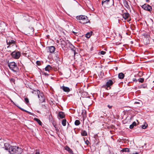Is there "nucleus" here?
Listing matches in <instances>:
<instances>
[{"mask_svg":"<svg viewBox=\"0 0 154 154\" xmlns=\"http://www.w3.org/2000/svg\"><path fill=\"white\" fill-rule=\"evenodd\" d=\"M138 81L139 82L143 83L144 81V79L140 78L138 79Z\"/></svg>","mask_w":154,"mask_h":154,"instance_id":"nucleus-30","label":"nucleus"},{"mask_svg":"<svg viewBox=\"0 0 154 154\" xmlns=\"http://www.w3.org/2000/svg\"><path fill=\"white\" fill-rule=\"evenodd\" d=\"M52 69V67L50 65H48L45 68L46 71L49 72L50 70H51Z\"/></svg>","mask_w":154,"mask_h":154,"instance_id":"nucleus-16","label":"nucleus"},{"mask_svg":"<svg viewBox=\"0 0 154 154\" xmlns=\"http://www.w3.org/2000/svg\"><path fill=\"white\" fill-rule=\"evenodd\" d=\"M84 119H85V117H84V116L83 118V121L84 120Z\"/></svg>","mask_w":154,"mask_h":154,"instance_id":"nucleus-47","label":"nucleus"},{"mask_svg":"<svg viewBox=\"0 0 154 154\" xmlns=\"http://www.w3.org/2000/svg\"><path fill=\"white\" fill-rule=\"evenodd\" d=\"M66 119H63L62 120V124L63 126L66 125Z\"/></svg>","mask_w":154,"mask_h":154,"instance_id":"nucleus-24","label":"nucleus"},{"mask_svg":"<svg viewBox=\"0 0 154 154\" xmlns=\"http://www.w3.org/2000/svg\"><path fill=\"white\" fill-rule=\"evenodd\" d=\"M123 3L124 6L126 8L128 9L129 8V6L128 4V3L127 1L126 0L124 1Z\"/></svg>","mask_w":154,"mask_h":154,"instance_id":"nucleus-21","label":"nucleus"},{"mask_svg":"<svg viewBox=\"0 0 154 154\" xmlns=\"http://www.w3.org/2000/svg\"><path fill=\"white\" fill-rule=\"evenodd\" d=\"M67 45L68 47H69L71 50L73 51L74 55L77 54L76 52L75 48L73 45L71 43H68Z\"/></svg>","mask_w":154,"mask_h":154,"instance_id":"nucleus-8","label":"nucleus"},{"mask_svg":"<svg viewBox=\"0 0 154 154\" xmlns=\"http://www.w3.org/2000/svg\"><path fill=\"white\" fill-rule=\"evenodd\" d=\"M133 81H135V82H137V81H138V80H137L136 78H134V79H133Z\"/></svg>","mask_w":154,"mask_h":154,"instance_id":"nucleus-39","label":"nucleus"},{"mask_svg":"<svg viewBox=\"0 0 154 154\" xmlns=\"http://www.w3.org/2000/svg\"><path fill=\"white\" fill-rule=\"evenodd\" d=\"M76 18L80 20L79 22L81 23L84 24L87 23L88 22V18L86 16L84 15H80L77 16Z\"/></svg>","mask_w":154,"mask_h":154,"instance_id":"nucleus-2","label":"nucleus"},{"mask_svg":"<svg viewBox=\"0 0 154 154\" xmlns=\"http://www.w3.org/2000/svg\"><path fill=\"white\" fill-rule=\"evenodd\" d=\"M58 116L61 119L64 118L65 116L64 113L62 112H59Z\"/></svg>","mask_w":154,"mask_h":154,"instance_id":"nucleus-13","label":"nucleus"},{"mask_svg":"<svg viewBox=\"0 0 154 154\" xmlns=\"http://www.w3.org/2000/svg\"><path fill=\"white\" fill-rule=\"evenodd\" d=\"M142 128L143 129H145L146 128V125H143L142 126Z\"/></svg>","mask_w":154,"mask_h":154,"instance_id":"nucleus-38","label":"nucleus"},{"mask_svg":"<svg viewBox=\"0 0 154 154\" xmlns=\"http://www.w3.org/2000/svg\"><path fill=\"white\" fill-rule=\"evenodd\" d=\"M106 53V52L103 51H101L100 52V54L102 55H104Z\"/></svg>","mask_w":154,"mask_h":154,"instance_id":"nucleus-35","label":"nucleus"},{"mask_svg":"<svg viewBox=\"0 0 154 154\" xmlns=\"http://www.w3.org/2000/svg\"><path fill=\"white\" fill-rule=\"evenodd\" d=\"M37 90H34L32 91V94H34V91H35V92H37ZM35 94H37V93H35Z\"/></svg>","mask_w":154,"mask_h":154,"instance_id":"nucleus-45","label":"nucleus"},{"mask_svg":"<svg viewBox=\"0 0 154 154\" xmlns=\"http://www.w3.org/2000/svg\"><path fill=\"white\" fill-rule=\"evenodd\" d=\"M5 149L7 150L11 154H21L23 152V149L18 146H12L8 143L4 144Z\"/></svg>","mask_w":154,"mask_h":154,"instance_id":"nucleus-1","label":"nucleus"},{"mask_svg":"<svg viewBox=\"0 0 154 154\" xmlns=\"http://www.w3.org/2000/svg\"><path fill=\"white\" fill-rule=\"evenodd\" d=\"M68 43H70L69 42H66L64 41H61V44L62 45V48L65 47H66L67 48H68L67 45Z\"/></svg>","mask_w":154,"mask_h":154,"instance_id":"nucleus-11","label":"nucleus"},{"mask_svg":"<svg viewBox=\"0 0 154 154\" xmlns=\"http://www.w3.org/2000/svg\"><path fill=\"white\" fill-rule=\"evenodd\" d=\"M107 107L109 109H111L112 108V106H110L109 105H107Z\"/></svg>","mask_w":154,"mask_h":154,"instance_id":"nucleus-42","label":"nucleus"},{"mask_svg":"<svg viewBox=\"0 0 154 154\" xmlns=\"http://www.w3.org/2000/svg\"><path fill=\"white\" fill-rule=\"evenodd\" d=\"M81 134L82 136H86L87 135V133L85 131H83Z\"/></svg>","mask_w":154,"mask_h":154,"instance_id":"nucleus-25","label":"nucleus"},{"mask_svg":"<svg viewBox=\"0 0 154 154\" xmlns=\"http://www.w3.org/2000/svg\"><path fill=\"white\" fill-rule=\"evenodd\" d=\"M120 152H130V151L129 148H126L123 149L122 150H121Z\"/></svg>","mask_w":154,"mask_h":154,"instance_id":"nucleus-20","label":"nucleus"},{"mask_svg":"<svg viewBox=\"0 0 154 154\" xmlns=\"http://www.w3.org/2000/svg\"><path fill=\"white\" fill-rule=\"evenodd\" d=\"M61 88L65 92H69L71 91V90L69 87H65L64 86L61 87Z\"/></svg>","mask_w":154,"mask_h":154,"instance_id":"nucleus-10","label":"nucleus"},{"mask_svg":"<svg viewBox=\"0 0 154 154\" xmlns=\"http://www.w3.org/2000/svg\"><path fill=\"white\" fill-rule=\"evenodd\" d=\"M37 94L38 95V97L39 99L40 103H42L45 102V97L42 93L41 92L38 90H37Z\"/></svg>","mask_w":154,"mask_h":154,"instance_id":"nucleus-4","label":"nucleus"},{"mask_svg":"<svg viewBox=\"0 0 154 154\" xmlns=\"http://www.w3.org/2000/svg\"><path fill=\"white\" fill-rule=\"evenodd\" d=\"M59 56L58 55V54H56L55 56L54 57V59L55 60H56L57 58H58V57H59Z\"/></svg>","mask_w":154,"mask_h":154,"instance_id":"nucleus-33","label":"nucleus"},{"mask_svg":"<svg viewBox=\"0 0 154 154\" xmlns=\"http://www.w3.org/2000/svg\"><path fill=\"white\" fill-rule=\"evenodd\" d=\"M1 24H2V25H3L4 26H5V23L4 22H1Z\"/></svg>","mask_w":154,"mask_h":154,"instance_id":"nucleus-40","label":"nucleus"},{"mask_svg":"<svg viewBox=\"0 0 154 154\" xmlns=\"http://www.w3.org/2000/svg\"><path fill=\"white\" fill-rule=\"evenodd\" d=\"M17 107L19 108L20 109H21L23 111H25V112H27L28 113H29V114L30 115H32V113L30 112H29V111H26V110H25L22 109L21 107H19L18 106H17Z\"/></svg>","mask_w":154,"mask_h":154,"instance_id":"nucleus-29","label":"nucleus"},{"mask_svg":"<svg viewBox=\"0 0 154 154\" xmlns=\"http://www.w3.org/2000/svg\"><path fill=\"white\" fill-rule=\"evenodd\" d=\"M36 64H37V65H38V66H40L41 65V63L40 61H37L36 62Z\"/></svg>","mask_w":154,"mask_h":154,"instance_id":"nucleus-34","label":"nucleus"},{"mask_svg":"<svg viewBox=\"0 0 154 154\" xmlns=\"http://www.w3.org/2000/svg\"><path fill=\"white\" fill-rule=\"evenodd\" d=\"M65 150L67 151L70 154H73V152L72 150L68 146H66L65 147Z\"/></svg>","mask_w":154,"mask_h":154,"instance_id":"nucleus-14","label":"nucleus"},{"mask_svg":"<svg viewBox=\"0 0 154 154\" xmlns=\"http://www.w3.org/2000/svg\"><path fill=\"white\" fill-rule=\"evenodd\" d=\"M48 106V105L47 104L44 105L42 104L41 105L42 109L43 111H45V109H47Z\"/></svg>","mask_w":154,"mask_h":154,"instance_id":"nucleus-18","label":"nucleus"},{"mask_svg":"<svg viewBox=\"0 0 154 154\" xmlns=\"http://www.w3.org/2000/svg\"><path fill=\"white\" fill-rule=\"evenodd\" d=\"M11 55L13 58L15 59H18L20 56V53L19 51L16 52L14 51L11 53Z\"/></svg>","mask_w":154,"mask_h":154,"instance_id":"nucleus-6","label":"nucleus"},{"mask_svg":"<svg viewBox=\"0 0 154 154\" xmlns=\"http://www.w3.org/2000/svg\"><path fill=\"white\" fill-rule=\"evenodd\" d=\"M8 66L14 72H17L19 70L17 64L14 62H12L8 63Z\"/></svg>","mask_w":154,"mask_h":154,"instance_id":"nucleus-3","label":"nucleus"},{"mask_svg":"<svg viewBox=\"0 0 154 154\" xmlns=\"http://www.w3.org/2000/svg\"><path fill=\"white\" fill-rule=\"evenodd\" d=\"M10 81L11 82H15V79H14L11 78L10 79Z\"/></svg>","mask_w":154,"mask_h":154,"instance_id":"nucleus-36","label":"nucleus"},{"mask_svg":"<svg viewBox=\"0 0 154 154\" xmlns=\"http://www.w3.org/2000/svg\"><path fill=\"white\" fill-rule=\"evenodd\" d=\"M141 7L144 10L148 11L151 13L152 8L150 5L147 4H144Z\"/></svg>","mask_w":154,"mask_h":154,"instance_id":"nucleus-5","label":"nucleus"},{"mask_svg":"<svg viewBox=\"0 0 154 154\" xmlns=\"http://www.w3.org/2000/svg\"><path fill=\"white\" fill-rule=\"evenodd\" d=\"M112 5H114V1H113V3H112Z\"/></svg>","mask_w":154,"mask_h":154,"instance_id":"nucleus-48","label":"nucleus"},{"mask_svg":"<svg viewBox=\"0 0 154 154\" xmlns=\"http://www.w3.org/2000/svg\"><path fill=\"white\" fill-rule=\"evenodd\" d=\"M80 124V122L79 120H76L75 122V124L76 125H78Z\"/></svg>","mask_w":154,"mask_h":154,"instance_id":"nucleus-27","label":"nucleus"},{"mask_svg":"<svg viewBox=\"0 0 154 154\" xmlns=\"http://www.w3.org/2000/svg\"><path fill=\"white\" fill-rule=\"evenodd\" d=\"M44 74L46 76H48L49 75V74L48 73H44Z\"/></svg>","mask_w":154,"mask_h":154,"instance_id":"nucleus-44","label":"nucleus"},{"mask_svg":"<svg viewBox=\"0 0 154 154\" xmlns=\"http://www.w3.org/2000/svg\"><path fill=\"white\" fill-rule=\"evenodd\" d=\"M136 122H133V123H132V124L131 125H130L129 128L130 129H132L134 128V126H136Z\"/></svg>","mask_w":154,"mask_h":154,"instance_id":"nucleus-22","label":"nucleus"},{"mask_svg":"<svg viewBox=\"0 0 154 154\" xmlns=\"http://www.w3.org/2000/svg\"><path fill=\"white\" fill-rule=\"evenodd\" d=\"M24 100L26 104H27L28 103H29V99L27 97H26L24 98Z\"/></svg>","mask_w":154,"mask_h":154,"instance_id":"nucleus-32","label":"nucleus"},{"mask_svg":"<svg viewBox=\"0 0 154 154\" xmlns=\"http://www.w3.org/2000/svg\"><path fill=\"white\" fill-rule=\"evenodd\" d=\"M122 16L124 19H126L128 18L129 17L130 15L128 13L126 12L123 14Z\"/></svg>","mask_w":154,"mask_h":154,"instance_id":"nucleus-15","label":"nucleus"},{"mask_svg":"<svg viewBox=\"0 0 154 154\" xmlns=\"http://www.w3.org/2000/svg\"><path fill=\"white\" fill-rule=\"evenodd\" d=\"M6 42L8 46L7 48H8L10 46H13L15 44L16 42L14 40H9V39H7Z\"/></svg>","mask_w":154,"mask_h":154,"instance_id":"nucleus-7","label":"nucleus"},{"mask_svg":"<svg viewBox=\"0 0 154 154\" xmlns=\"http://www.w3.org/2000/svg\"><path fill=\"white\" fill-rule=\"evenodd\" d=\"M140 103L139 102H135L134 103L135 104H140Z\"/></svg>","mask_w":154,"mask_h":154,"instance_id":"nucleus-46","label":"nucleus"},{"mask_svg":"<svg viewBox=\"0 0 154 154\" xmlns=\"http://www.w3.org/2000/svg\"><path fill=\"white\" fill-rule=\"evenodd\" d=\"M143 35L146 38H148L149 37V34L148 33H145L143 34Z\"/></svg>","mask_w":154,"mask_h":154,"instance_id":"nucleus-28","label":"nucleus"},{"mask_svg":"<svg viewBox=\"0 0 154 154\" xmlns=\"http://www.w3.org/2000/svg\"><path fill=\"white\" fill-rule=\"evenodd\" d=\"M34 120L36 121L40 125H42V122L39 119L35 118Z\"/></svg>","mask_w":154,"mask_h":154,"instance_id":"nucleus-23","label":"nucleus"},{"mask_svg":"<svg viewBox=\"0 0 154 154\" xmlns=\"http://www.w3.org/2000/svg\"><path fill=\"white\" fill-rule=\"evenodd\" d=\"M63 59L62 58H61L59 57H58V58H57L55 60L57 61V62H58L59 61L60 62H61Z\"/></svg>","mask_w":154,"mask_h":154,"instance_id":"nucleus-31","label":"nucleus"},{"mask_svg":"<svg viewBox=\"0 0 154 154\" xmlns=\"http://www.w3.org/2000/svg\"><path fill=\"white\" fill-rule=\"evenodd\" d=\"M152 12L154 14V10L152 11Z\"/></svg>","mask_w":154,"mask_h":154,"instance_id":"nucleus-49","label":"nucleus"},{"mask_svg":"<svg viewBox=\"0 0 154 154\" xmlns=\"http://www.w3.org/2000/svg\"><path fill=\"white\" fill-rule=\"evenodd\" d=\"M85 143L87 145H88L89 143V142L88 140H87L86 141H85Z\"/></svg>","mask_w":154,"mask_h":154,"instance_id":"nucleus-37","label":"nucleus"},{"mask_svg":"<svg viewBox=\"0 0 154 154\" xmlns=\"http://www.w3.org/2000/svg\"><path fill=\"white\" fill-rule=\"evenodd\" d=\"M113 84V82L111 80H109L106 83V86L107 87H109Z\"/></svg>","mask_w":154,"mask_h":154,"instance_id":"nucleus-12","label":"nucleus"},{"mask_svg":"<svg viewBox=\"0 0 154 154\" xmlns=\"http://www.w3.org/2000/svg\"><path fill=\"white\" fill-rule=\"evenodd\" d=\"M72 32L73 33H74V34L75 35H77V34H78V32H74V31H72Z\"/></svg>","mask_w":154,"mask_h":154,"instance_id":"nucleus-41","label":"nucleus"},{"mask_svg":"<svg viewBox=\"0 0 154 154\" xmlns=\"http://www.w3.org/2000/svg\"><path fill=\"white\" fill-rule=\"evenodd\" d=\"M109 2L110 0H103L102 1L101 4L103 6L105 4L108 5L109 4Z\"/></svg>","mask_w":154,"mask_h":154,"instance_id":"nucleus-17","label":"nucleus"},{"mask_svg":"<svg viewBox=\"0 0 154 154\" xmlns=\"http://www.w3.org/2000/svg\"><path fill=\"white\" fill-rule=\"evenodd\" d=\"M47 48L48 49V50L49 51V52L51 53H53L55 49V47L54 46L48 47Z\"/></svg>","mask_w":154,"mask_h":154,"instance_id":"nucleus-9","label":"nucleus"},{"mask_svg":"<svg viewBox=\"0 0 154 154\" xmlns=\"http://www.w3.org/2000/svg\"><path fill=\"white\" fill-rule=\"evenodd\" d=\"M125 76V75L122 72L120 73L118 75V77L119 79H123Z\"/></svg>","mask_w":154,"mask_h":154,"instance_id":"nucleus-19","label":"nucleus"},{"mask_svg":"<svg viewBox=\"0 0 154 154\" xmlns=\"http://www.w3.org/2000/svg\"><path fill=\"white\" fill-rule=\"evenodd\" d=\"M35 154H40V153L37 150L35 152Z\"/></svg>","mask_w":154,"mask_h":154,"instance_id":"nucleus-43","label":"nucleus"},{"mask_svg":"<svg viewBox=\"0 0 154 154\" xmlns=\"http://www.w3.org/2000/svg\"><path fill=\"white\" fill-rule=\"evenodd\" d=\"M91 35V32H88L85 35V37L88 38H89Z\"/></svg>","mask_w":154,"mask_h":154,"instance_id":"nucleus-26","label":"nucleus"}]
</instances>
